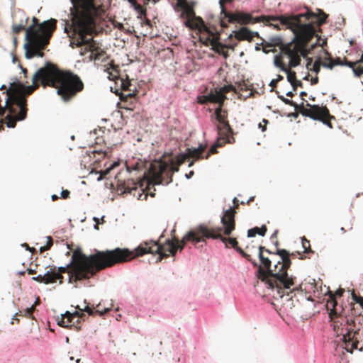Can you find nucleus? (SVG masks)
Masks as SVG:
<instances>
[{
  "label": "nucleus",
  "instance_id": "nucleus-62",
  "mask_svg": "<svg viewBox=\"0 0 363 363\" xmlns=\"http://www.w3.org/2000/svg\"><path fill=\"white\" fill-rule=\"evenodd\" d=\"M118 29L122 30L123 28V26L122 23H118Z\"/></svg>",
  "mask_w": 363,
  "mask_h": 363
},
{
  "label": "nucleus",
  "instance_id": "nucleus-54",
  "mask_svg": "<svg viewBox=\"0 0 363 363\" xmlns=\"http://www.w3.org/2000/svg\"><path fill=\"white\" fill-rule=\"evenodd\" d=\"M28 273L29 274H36V271L34 270V269H28Z\"/></svg>",
  "mask_w": 363,
  "mask_h": 363
},
{
  "label": "nucleus",
  "instance_id": "nucleus-1",
  "mask_svg": "<svg viewBox=\"0 0 363 363\" xmlns=\"http://www.w3.org/2000/svg\"><path fill=\"white\" fill-rule=\"evenodd\" d=\"M317 14L308 11L306 13L289 17L280 16H263V21H279L280 24L286 26L291 30L294 37L289 43H281L280 50L281 54L289 58L288 67L284 71L287 74V79L293 86L294 90L296 89V75L291 68L300 65L301 57L306 58L309 54L318 45L323 48L327 44L326 39H321L316 32L317 28L324 24L328 15L323 11L318 10Z\"/></svg>",
  "mask_w": 363,
  "mask_h": 363
},
{
  "label": "nucleus",
  "instance_id": "nucleus-43",
  "mask_svg": "<svg viewBox=\"0 0 363 363\" xmlns=\"http://www.w3.org/2000/svg\"><path fill=\"white\" fill-rule=\"evenodd\" d=\"M269 123L268 120L263 119L262 122H260L258 125L259 128L262 129V131H265L267 129V125Z\"/></svg>",
  "mask_w": 363,
  "mask_h": 363
},
{
  "label": "nucleus",
  "instance_id": "nucleus-14",
  "mask_svg": "<svg viewBox=\"0 0 363 363\" xmlns=\"http://www.w3.org/2000/svg\"><path fill=\"white\" fill-rule=\"evenodd\" d=\"M108 67L105 71L108 74V79L113 80L116 84L120 83V87L123 91H130V86H131L130 82L128 79H123L118 77V67L113 65V60L108 63Z\"/></svg>",
  "mask_w": 363,
  "mask_h": 363
},
{
  "label": "nucleus",
  "instance_id": "nucleus-26",
  "mask_svg": "<svg viewBox=\"0 0 363 363\" xmlns=\"http://www.w3.org/2000/svg\"><path fill=\"white\" fill-rule=\"evenodd\" d=\"M28 19V16H27L26 12L23 10L17 9L14 11L13 14V23L26 26Z\"/></svg>",
  "mask_w": 363,
  "mask_h": 363
},
{
  "label": "nucleus",
  "instance_id": "nucleus-27",
  "mask_svg": "<svg viewBox=\"0 0 363 363\" xmlns=\"http://www.w3.org/2000/svg\"><path fill=\"white\" fill-rule=\"evenodd\" d=\"M101 304H98L96 307V309L89 307V306H86L84 309H81L79 306H77V308L79 309L82 311L86 312L89 315H103L105 313H106L110 309L108 308H106L104 309H102V308L100 307Z\"/></svg>",
  "mask_w": 363,
  "mask_h": 363
},
{
  "label": "nucleus",
  "instance_id": "nucleus-36",
  "mask_svg": "<svg viewBox=\"0 0 363 363\" xmlns=\"http://www.w3.org/2000/svg\"><path fill=\"white\" fill-rule=\"evenodd\" d=\"M323 52L325 54V56L321 60V65L323 67H324V65H328L332 63L333 61L331 54L328 50H323Z\"/></svg>",
  "mask_w": 363,
  "mask_h": 363
},
{
  "label": "nucleus",
  "instance_id": "nucleus-24",
  "mask_svg": "<svg viewBox=\"0 0 363 363\" xmlns=\"http://www.w3.org/2000/svg\"><path fill=\"white\" fill-rule=\"evenodd\" d=\"M45 284H53L60 280V284L62 283L63 276L60 273H56V267H50L45 274Z\"/></svg>",
  "mask_w": 363,
  "mask_h": 363
},
{
  "label": "nucleus",
  "instance_id": "nucleus-28",
  "mask_svg": "<svg viewBox=\"0 0 363 363\" xmlns=\"http://www.w3.org/2000/svg\"><path fill=\"white\" fill-rule=\"evenodd\" d=\"M354 63L348 61L346 57L342 60L340 57L333 58L332 63L328 65H324V67L332 69L335 65H345L347 67H353Z\"/></svg>",
  "mask_w": 363,
  "mask_h": 363
},
{
  "label": "nucleus",
  "instance_id": "nucleus-57",
  "mask_svg": "<svg viewBox=\"0 0 363 363\" xmlns=\"http://www.w3.org/2000/svg\"><path fill=\"white\" fill-rule=\"evenodd\" d=\"M58 198H59V197H58L57 195H55V194H53V195L52 196V201H57V200L58 199Z\"/></svg>",
  "mask_w": 363,
  "mask_h": 363
},
{
  "label": "nucleus",
  "instance_id": "nucleus-5",
  "mask_svg": "<svg viewBox=\"0 0 363 363\" xmlns=\"http://www.w3.org/2000/svg\"><path fill=\"white\" fill-rule=\"evenodd\" d=\"M236 211L235 208H230L224 212L221 218L222 227L208 228L206 225H200L196 228L194 233H191L187 239L191 238L192 240L204 242L208 238L220 239L226 247L229 245L235 249L242 257L250 262L254 267L257 266V262L251 258L250 255L245 252L238 246V242L235 238H226L223 236L222 233L225 235H230L235 228V216Z\"/></svg>",
  "mask_w": 363,
  "mask_h": 363
},
{
  "label": "nucleus",
  "instance_id": "nucleus-11",
  "mask_svg": "<svg viewBox=\"0 0 363 363\" xmlns=\"http://www.w3.org/2000/svg\"><path fill=\"white\" fill-rule=\"evenodd\" d=\"M32 22L33 24L26 30V37L27 36L30 29H31L33 32H35L38 34V35L41 36V34L46 35L50 33V35H52L57 28V20L54 18H50V20L40 23L36 17H33Z\"/></svg>",
  "mask_w": 363,
  "mask_h": 363
},
{
  "label": "nucleus",
  "instance_id": "nucleus-7",
  "mask_svg": "<svg viewBox=\"0 0 363 363\" xmlns=\"http://www.w3.org/2000/svg\"><path fill=\"white\" fill-rule=\"evenodd\" d=\"M333 322V330L337 336H342V347L347 352L352 353L357 348L359 342L355 337L357 332L354 330L355 323L352 318L338 316L337 313L330 318Z\"/></svg>",
  "mask_w": 363,
  "mask_h": 363
},
{
  "label": "nucleus",
  "instance_id": "nucleus-44",
  "mask_svg": "<svg viewBox=\"0 0 363 363\" xmlns=\"http://www.w3.org/2000/svg\"><path fill=\"white\" fill-rule=\"evenodd\" d=\"M33 279L39 283L45 284V275H38L37 277H33Z\"/></svg>",
  "mask_w": 363,
  "mask_h": 363
},
{
  "label": "nucleus",
  "instance_id": "nucleus-23",
  "mask_svg": "<svg viewBox=\"0 0 363 363\" xmlns=\"http://www.w3.org/2000/svg\"><path fill=\"white\" fill-rule=\"evenodd\" d=\"M204 98L205 100L202 103H206L207 101L217 103L219 104L218 106L222 108L226 96H223V93L218 90H215L214 91H211L208 95L205 96Z\"/></svg>",
  "mask_w": 363,
  "mask_h": 363
},
{
  "label": "nucleus",
  "instance_id": "nucleus-6",
  "mask_svg": "<svg viewBox=\"0 0 363 363\" xmlns=\"http://www.w3.org/2000/svg\"><path fill=\"white\" fill-rule=\"evenodd\" d=\"M275 254L279 255L281 260L278 261L277 264L274 265V274H270L269 271H264L260 267L257 270V277L269 288L276 291L277 294H274L275 299H282L285 295L289 296L294 291L298 290V288L287 291L294 285L296 279L295 277L289 276L287 273V270L291 264L290 253L284 249H281L277 250Z\"/></svg>",
  "mask_w": 363,
  "mask_h": 363
},
{
  "label": "nucleus",
  "instance_id": "nucleus-18",
  "mask_svg": "<svg viewBox=\"0 0 363 363\" xmlns=\"http://www.w3.org/2000/svg\"><path fill=\"white\" fill-rule=\"evenodd\" d=\"M345 290L343 289H339L335 293H333L330 291H328L329 299L327 301L326 307L327 309L330 311L329 313L330 318H333V315L337 313V301L336 296H342Z\"/></svg>",
  "mask_w": 363,
  "mask_h": 363
},
{
  "label": "nucleus",
  "instance_id": "nucleus-47",
  "mask_svg": "<svg viewBox=\"0 0 363 363\" xmlns=\"http://www.w3.org/2000/svg\"><path fill=\"white\" fill-rule=\"evenodd\" d=\"M230 90V87L226 86L218 89L219 91L223 93V96H225V94L228 93Z\"/></svg>",
  "mask_w": 363,
  "mask_h": 363
},
{
  "label": "nucleus",
  "instance_id": "nucleus-41",
  "mask_svg": "<svg viewBox=\"0 0 363 363\" xmlns=\"http://www.w3.org/2000/svg\"><path fill=\"white\" fill-rule=\"evenodd\" d=\"M352 298L356 303H359L363 308V297L357 296L354 291H353L352 293Z\"/></svg>",
  "mask_w": 363,
  "mask_h": 363
},
{
  "label": "nucleus",
  "instance_id": "nucleus-61",
  "mask_svg": "<svg viewBox=\"0 0 363 363\" xmlns=\"http://www.w3.org/2000/svg\"><path fill=\"white\" fill-rule=\"evenodd\" d=\"M300 96L301 97H303V96H307V94L306 92H304V91H302V92H301Z\"/></svg>",
  "mask_w": 363,
  "mask_h": 363
},
{
  "label": "nucleus",
  "instance_id": "nucleus-50",
  "mask_svg": "<svg viewBox=\"0 0 363 363\" xmlns=\"http://www.w3.org/2000/svg\"><path fill=\"white\" fill-rule=\"evenodd\" d=\"M278 80L272 79L269 84V86L272 87V90H273L277 85Z\"/></svg>",
  "mask_w": 363,
  "mask_h": 363
},
{
  "label": "nucleus",
  "instance_id": "nucleus-17",
  "mask_svg": "<svg viewBox=\"0 0 363 363\" xmlns=\"http://www.w3.org/2000/svg\"><path fill=\"white\" fill-rule=\"evenodd\" d=\"M258 33L257 32H252L250 30L246 27H242L238 30H234L233 31V33H231L228 38L231 40L233 37H234L236 40L241 41V40H247L249 42L252 41L255 36H258Z\"/></svg>",
  "mask_w": 363,
  "mask_h": 363
},
{
  "label": "nucleus",
  "instance_id": "nucleus-21",
  "mask_svg": "<svg viewBox=\"0 0 363 363\" xmlns=\"http://www.w3.org/2000/svg\"><path fill=\"white\" fill-rule=\"evenodd\" d=\"M185 26L186 27H189L191 29H198L199 31L205 30L208 33L211 35L210 31L207 29L206 26H205L204 21L203 19L199 16H194L189 19H186L185 21Z\"/></svg>",
  "mask_w": 363,
  "mask_h": 363
},
{
  "label": "nucleus",
  "instance_id": "nucleus-40",
  "mask_svg": "<svg viewBox=\"0 0 363 363\" xmlns=\"http://www.w3.org/2000/svg\"><path fill=\"white\" fill-rule=\"evenodd\" d=\"M179 160V155L177 157L176 160H171V171L172 172L179 171V167L181 165V164H178Z\"/></svg>",
  "mask_w": 363,
  "mask_h": 363
},
{
  "label": "nucleus",
  "instance_id": "nucleus-9",
  "mask_svg": "<svg viewBox=\"0 0 363 363\" xmlns=\"http://www.w3.org/2000/svg\"><path fill=\"white\" fill-rule=\"evenodd\" d=\"M52 36L50 33L46 35L41 34V36H40L30 29L26 36L27 43L24 45L26 57L28 59L33 58L35 56L43 57L44 56L43 50L49 44Z\"/></svg>",
  "mask_w": 363,
  "mask_h": 363
},
{
  "label": "nucleus",
  "instance_id": "nucleus-4",
  "mask_svg": "<svg viewBox=\"0 0 363 363\" xmlns=\"http://www.w3.org/2000/svg\"><path fill=\"white\" fill-rule=\"evenodd\" d=\"M195 231L196 228L189 231L182 240L174 238L172 240H167L163 245L160 244L158 242L150 240L141 242L134 250L117 247L113 250L116 265L129 262L146 254H157L159 255V260L168 257L169 255L174 256L178 250H183L186 242H191L195 245L199 242V241L192 240L191 238L187 239L188 235Z\"/></svg>",
  "mask_w": 363,
  "mask_h": 363
},
{
  "label": "nucleus",
  "instance_id": "nucleus-29",
  "mask_svg": "<svg viewBox=\"0 0 363 363\" xmlns=\"http://www.w3.org/2000/svg\"><path fill=\"white\" fill-rule=\"evenodd\" d=\"M35 311V306H31L30 308H27L26 309L19 310L17 312L13 320H17L18 316L26 317L27 318L34 319V316L33 315V312Z\"/></svg>",
  "mask_w": 363,
  "mask_h": 363
},
{
  "label": "nucleus",
  "instance_id": "nucleus-46",
  "mask_svg": "<svg viewBox=\"0 0 363 363\" xmlns=\"http://www.w3.org/2000/svg\"><path fill=\"white\" fill-rule=\"evenodd\" d=\"M111 168H112V167H111V168H108V169H106L105 171L101 172V174H100V176H99V177L98 178V180H101L103 178H104V177H105V176L109 173V172H110V170H111Z\"/></svg>",
  "mask_w": 363,
  "mask_h": 363
},
{
  "label": "nucleus",
  "instance_id": "nucleus-49",
  "mask_svg": "<svg viewBox=\"0 0 363 363\" xmlns=\"http://www.w3.org/2000/svg\"><path fill=\"white\" fill-rule=\"evenodd\" d=\"M281 100L286 104H288V105H290V106H296V104L291 101V100H289V99H285V98H281Z\"/></svg>",
  "mask_w": 363,
  "mask_h": 363
},
{
  "label": "nucleus",
  "instance_id": "nucleus-25",
  "mask_svg": "<svg viewBox=\"0 0 363 363\" xmlns=\"http://www.w3.org/2000/svg\"><path fill=\"white\" fill-rule=\"evenodd\" d=\"M218 134L220 136L217 139L216 143H215L218 147L225 145L226 143H234L235 142V139L233 137L234 133H225L224 131L218 130Z\"/></svg>",
  "mask_w": 363,
  "mask_h": 363
},
{
  "label": "nucleus",
  "instance_id": "nucleus-52",
  "mask_svg": "<svg viewBox=\"0 0 363 363\" xmlns=\"http://www.w3.org/2000/svg\"><path fill=\"white\" fill-rule=\"evenodd\" d=\"M310 80L312 85L317 84L319 82V79L317 76L315 77H312Z\"/></svg>",
  "mask_w": 363,
  "mask_h": 363
},
{
  "label": "nucleus",
  "instance_id": "nucleus-55",
  "mask_svg": "<svg viewBox=\"0 0 363 363\" xmlns=\"http://www.w3.org/2000/svg\"><path fill=\"white\" fill-rule=\"evenodd\" d=\"M238 200L237 199V198H235V199H233V203L235 204V208H238Z\"/></svg>",
  "mask_w": 363,
  "mask_h": 363
},
{
  "label": "nucleus",
  "instance_id": "nucleus-20",
  "mask_svg": "<svg viewBox=\"0 0 363 363\" xmlns=\"http://www.w3.org/2000/svg\"><path fill=\"white\" fill-rule=\"evenodd\" d=\"M207 40L209 41L211 45H212L213 50L219 55H221L225 59L229 57L228 52L225 50L227 49L225 44H223L218 41V38L215 36L213 33H211L210 36Z\"/></svg>",
  "mask_w": 363,
  "mask_h": 363
},
{
  "label": "nucleus",
  "instance_id": "nucleus-51",
  "mask_svg": "<svg viewBox=\"0 0 363 363\" xmlns=\"http://www.w3.org/2000/svg\"><path fill=\"white\" fill-rule=\"evenodd\" d=\"M177 6L181 7L182 6L186 5L187 3V0H177Z\"/></svg>",
  "mask_w": 363,
  "mask_h": 363
},
{
  "label": "nucleus",
  "instance_id": "nucleus-58",
  "mask_svg": "<svg viewBox=\"0 0 363 363\" xmlns=\"http://www.w3.org/2000/svg\"><path fill=\"white\" fill-rule=\"evenodd\" d=\"M302 86H303L302 82H301V81L297 80L296 87H297V86L302 87Z\"/></svg>",
  "mask_w": 363,
  "mask_h": 363
},
{
  "label": "nucleus",
  "instance_id": "nucleus-60",
  "mask_svg": "<svg viewBox=\"0 0 363 363\" xmlns=\"http://www.w3.org/2000/svg\"><path fill=\"white\" fill-rule=\"evenodd\" d=\"M286 96H289V97H292L294 96V94L292 91H289L288 93H286Z\"/></svg>",
  "mask_w": 363,
  "mask_h": 363
},
{
  "label": "nucleus",
  "instance_id": "nucleus-38",
  "mask_svg": "<svg viewBox=\"0 0 363 363\" xmlns=\"http://www.w3.org/2000/svg\"><path fill=\"white\" fill-rule=\"evenodd\" d=\"M24 30H26V25L13 23L12 26V31L14 34H18Z\"/></svg>",
  "mask_w": 363,
  "mask_h": 363
},
{
  "label": "nucleus",
  "instance_id": "nucleus-15",
  "mask_svg": "<svg viewBox=\"0 0 363 363\" xmlns=\"http://www.w3.org/2000/svg\"><path fill=\"white\" fill-rule=\"evenodd\" d=\"M216 118L219 123L218 126V130L224 131L227 133H233V128H231L228 121V112L223 110L220 106H218L215 110Z\"/></svg>",
  "mask_w": 363,
  "mask_h": 363
},
{
  "label": "nucleus",
  "instance_id": "nucleus-45",
  "mask_svg": "<svg viewBox=\"0 0 363 363\" xmlns=\"http://www.w3.org/2000/svg\"><path fill=\"white\" fill-rule=\"evenodd\" d=\"M70 192L68 190H62L61 192V196L62 199H66L69 197Z\"/></svg>",
  "mask_w": 363,
  "mask_h": 363
},
{
  "label": "nucleus",
  "instance_id": "nucleus-31",
  "mask_svg": "<svg viewBox=\"0 0 363 363\" xmlns=\"http://www.w3.org/2000/svg\"><path fill=\"white\" fill-rule=\"evenodd\" d=\"M308 62L306 65V67L308 69L311 71H313L315 72L316 74H318L320 71V66L321 65V57H318L317 60L314 62L313 65H312V58H307Z\"/></svg>",
  "mask_w": 363,
  "mask_h": 363
},
{
  "label": "nucleus",
  "instance_id": "nucleus-56",
  "mask_svg": "<svg viewBox=\"0 0 363 363\" xmlns=\"http://www.w3.org/2000/svg\"><path fill=\"white\" fill-rule=\"evenodd\" d=\"M356 62L359 63V64L363 63V54L362 55L360 59L359 60H357Z\"/></svg>",
  "mask_w": 363,
  "mask_h": 363
},
{
  "label": "nucleus",
  "instance_id": "nucleus-19",
  "mask_svg": "<svg viewBox=\"0 0 363 363\" xmlns=\"http://www.w3.org/2000/svg\"><path fill=\"white\" fill-rule=\"evenodd\" d=\"M264 252H267L269 255L273 254V252H272L269 250L265 248L263 246H259V258L261 264L259 266L257 265L256 267H258V269H259L261 267L264 269V271H269V272H271L270 274L272 275V274H274V269H271L272 262L268 257H265L264 255ZM274 255H276V254L274 253Z\"/></svg>",
  "mask_w": 363,
  "mask_h": 363
},
{
  "label": "nucleus",
  "instance_id": "nucleus-10",
  "mask_svg": "<svg viewBox=\"0 0 363 363\" xmlns=\"http://www.w3.org/2000/svg\"><path fill=\"white\" fill-rule=\"evenodd\" d=\"M299 111L305 116L320 121L329 128H333L330 121L334 119L335 117L330 115L328 108L325 106H319L318 105H311L306 103L305 106L302 105L300 107Z\"/></svg>",
  "mask_w": 363,
  "mask_h": 363
},
{
  "label": "nucleus",
  "instance_id": "nucleus-30",
  "mask_svg": "<svg viewBox=\"0 0 363 363\" xmlns=\"http://www.w3.org/2000/svg\"><path fill=\"white\" fill-rule=\"evenodd\" d=\"M299 288L301 291H306V293H313L315 296V293L318 292L317 284L314 279H313V282L308 281L301 284Z\"/></svg>",
  "mask_w": 363,
  "mask_h": 363
},
{
  "label": "nucleus",
  "instance_id": "nucleus-13",
  "mask_svg": "<svg viewBox=\"0 0 363 363\" xmlns=\"http://www.w3.org/2000/svg\"><path fill=\"white\" fill-rule=\"evenodd\" d=\"M167 164L166 162H160L156 164H152L149 169L150 178L148 180V185H157L162 184V175L167 169Z\"/></svg>",
  "mask_w": 363,
  "mask_h": 363
},
{
  "label": "nucleus",
  "instance_id": "nucleus-34",
  "mask_svg": "<svg viewBox=\"0 0 363 363\" xmlns=\"http://www.w3.org/2000/svg\"><path fill=\"white\" fill-rule=\"evenodd\" d=\"M285 56L281 54L280 55H277L274 59V64L277 67H279L282 71H286V68L288 67L282 61V57Z\"/></svg>",
  "mask_w": 363,
  "mask_h": 363
},
{
  "label": "nucleus",
  "instance_id": "nucleus-35",
  "mask_svg": "<svg viewBox=\"0 0 363 363\" xmlns=\"http://www.w3.org/2000/svg\"><path fill=\"white\" fill-rule=\"evenodd\" d=\"M302 247L304 249L303 252L308 254H313L314 251L311 250L310 241L307 240L305 237L302 238Z\"/></svg>",
  "mask_w": 363,
  "mask_h": 363
},
{
  "label": "nucleus",
  "instance_id": "nucleus-16",
  "mask_svg": "<svg viewBox=\"0 0 363 363\" xmlns=\"http://www.w3.org/2000/svg\"><path fill=\"white\" fill-rule=\"evenodd\" d=\"M206 148V145H203L202 144L199 145L198 148H188L186 150V153L179 155V160L178 162V164H184L186 160L189 158H194L196 160L204 158L202 156V154L204 152Z\"/></svg>",
  "mask_w": 363,
  "mask_h": 363
},
{
  "label": "nucleus",
  "instance_id": "nucleus-39",
  "mask_svg": "<svg viewBox=\"0 0 363 363\" xmlns=\"http://www.w3.org/2000/svg\"><path fill=\"white\" fill-rule=\"evenodd\" d=\"M53 245V240L52 237L48 236L47 237V244L45 246H43L40 248V252L42 253L45 251L49 250L52 245Z\"/></svg>",
  "mask_w": 363,
  "mask_h": 363
},
{
  "label": "nucleus",
  "instance_id": "nucleus-3",
  "mask_svg": "<svg viewBox=\"0 0 363 363\" xmlns=\"http://www.w3.org/2000/svg\"><path fill=\"white\" fill-rule=\"evenodd\" d=\"M116 265L113 250L99 251L86 255L80 248L74 250L71 262L67 267L56 269V273L69 274L70 283L89 279L98 272Z\"/></svg>",
  "mask_w": 363,
  "mask_h": 363
},
{
  "label": "nucleus",
  "instance_id": "nucleus-48",
  "mask_svg": "<svg viewBox=\"0 0 363 363\" xmlns=\"http://www.w3.org/2000/svg\"><path fill=\"white\" fill-rule=\"evenodd\" d=\"M238 43H231L228 44H225V46L227 47V49H230L232 50H234L235 47L238 46Z\"/></svg>",
  "mask_w": 363,
  "mask_h": 363
},
{
  "label": "nucleus",
  "instance_id": "nucleus-37",
  "mask_svg": "<svg viewBox=\"0 0 363 363\" xmlns=\"http://www.w3.org/2000/svg\"><path fill=\"white\" fill-rule=\"evenodd\" d=\"M352 63H354L353 67H350L352 69L354 75L359 77L363 74V67L357 66L360 64L357 62H352Z\"/></svg>",
  "mask_w": 363,
  "mask_h": 363
},
{
  "label": "nucleus",
  "instance_id": "nucleus-12",
  "mask_svg": "<svg viewBox=\"0 0 363 363\" xmlns=\"http://www.w3.org/2000/svg\"><path fill=\"white\" fill-rule=\"evenodd\" d=\"M84 316V314L81 312L76 311L72 313L67 311L64 315H62L60 320L58 321V325L63 328H74L79 331L81 330L82 320L80 318Z\"/></svg>",
  "mask_w": 363,
  "mask_h": 363
},
{
  "label": "nucleus",
  "instance_id": "nucleus-32",
  "mask_svg": "<svg viewBox=\"0 0 363 363\" xmlns=\"http://www.w3.org/2000/svg\"><path fill=\"white\" fill-rule=\"evenodd\" d=\"M267 228L265 225H263L261 228L255 227L249 229L247 231V236L249 238L255 237L257 234L264 236L267 233Z\"/></svg>",
  "mask_w": 363,
  "mask_h": 363
},
{
  "label": "nucleus",
  "instance_id": "nucleus-8",
  "mask_svg": "<svg viewBox=\"0 0 363 363\" xmlns=\"http://www.w3.org/2000/svg\"><path fill=\"white\" fill-rule=\"evenodd\" d=\"M234 0H220L219 4L221 9L220 15H221V19H220V26L222 28H227L228 23H238L240 24H249V23H254L256 22H266L269 23L270 26H274V28H279L278 25L274 24L272 22H277V21H263L262 17L264 16H260L258 19L254 20L251 15L245 13H242L240 11H236L235 13L229 12L226 10L225 7V4L226 3H231Z\"/></svg>",
  "mask_w": 363,
  "mask_h": 363
},
{
  "label": "nucleus",
  "instance_id": "nucleus-59",
  "mask_svg": "<svg viewBox=\"0 0 363 363\" xmlns=\"http://www.w3.org/2000/svg\"><path fill=\"white\" fill-rule=\"evenodd\" d=\"M276 79V80H278V82H279V81H281V80H282V79H283V76H281V75L279 74V75L277 76V79Z\"/></svg>",
  "mask_w": 363,
  "mask_h": 363
},
{
  "label": "nucleus",
  "instance_id": "nucleus-33",
  "mask_svg": "<svg viewBox=\"0 0 363 363\" xmlns=\"http://www.w3.org/2000/svg\"><path fill=\"white\" fill-rule=\"evenodd\" d=\"M180 8H182L183 9V13L182 15L183 16H185L186 19H189L192 17L196 16L195 12L194 11L193 8L191 6H189L188 4H186L184 6H181Z\"/></svg>",
  "mask_w": 363,
  "mask_h": 363
},
{
  "label": "nucleus",
  "instance_id": "nucleus-64",
  "mask_svg": "<svg viewBox=\"0 0 363 363\" xmlns=\"http://www.w3.org/2000/svg\"><path fill=\"white\" fill-rule=\"evenodd\" d=\"M254 200V197H251L247 202V204H249L251 201Z\"/></svg>",
  "mask_w": 363,
  "mask_h": 363
},
{
  "label": "nucleus",
  "instance_id": "nucleus-22",
  "mask_svg": "<svg viewBox=\"0 0 363 363\" xmlns=\"http://www.w3.org/2000/svg\"><path fill=\"white\" fill-rule=\"evenodd\" d=\"M142 186L140 181H134L133 179H128L123 184L124 192L132 194L133 191H138L139 197L142 196L140 191H143Z\"/></svg>",
  "mask_w": 363,
  "mask_h": 363
},
{
  "label": "nucleus",
  "instance_id": "nucleus-53",
  "mask_svg": "<svg viewBox=\"0 0 363 363\" xmlns=\"http://www.w3.org/2000/svg\"><path fill=\"white\" fill-rule=\"evenodd\" d=\"M40 303V298L38 297L36 298V301H35L34 304H33L32 306H35V308L36 307V306L39 305Z\"/></svg>",
  "mask_w": 363,
  "mask_h": 363
},
{
  "label": "nucleus",
  "instance_id": "nucleus-42",
  "mask_svg": "<svg viewBox=\"0 0 363 363\" xmlns=\"http://www.w3.org/2000/svg\"><path fill=\"white\" fill-rule=\"evenodd\" d=\"M218 147L214 144L211 148L210 150H208V153L206 154V155L204 157L205 159H208L211 155H213V154H216L217 153V148Z\"/></svg>",
  "mask_w": 363,
  "mask_h": 363
},
{
  "label": "nucleus",
  "instance_id": "nucleus-2",
  "mask_svg": "<svg viewBox=\"0 0 363 363\" xmlns=\"http://www.w3.org/2000/svg\"><path fill=\"white\" fill-rule=\"evenodd\" d=\"M72 23L69 28H65L70 38V45L74 48H82L80 53L84 55L90 52L91 60L104 61L108 58L106 52L99 46V43L93 38L94 14L96 7L94 0H72Z\"/></svg>",
  "mask_w": 363,
  "mask_h": 363
},
{
  "label": "nucleus",
  "instance_id": "nucleus-63",
  "mask_svg": "<svg viewBox=\"0 0 363 363\" xmlns=\"http://www.w3.org/2000/svg\"><path fill=\"white\" fill-rule=\"evenodd\" d=\"M23 246L26 247V249H27V250H30V251L32 250L30 248V247L28 246V244L25 243V244H23Z\"/></svg>",
  "mask_w": 363,
  "mask_h": 363
}]
</instances>
